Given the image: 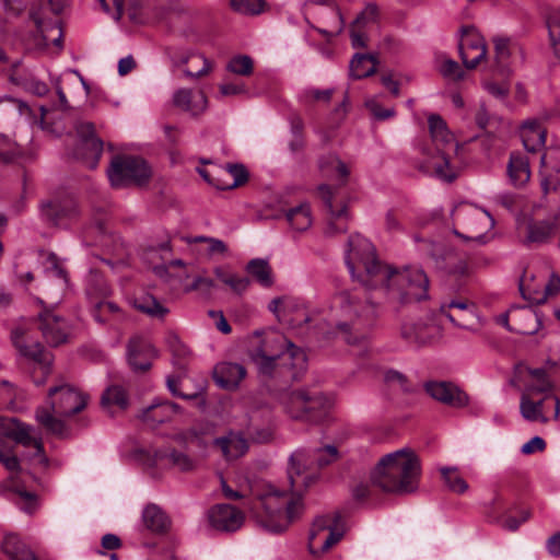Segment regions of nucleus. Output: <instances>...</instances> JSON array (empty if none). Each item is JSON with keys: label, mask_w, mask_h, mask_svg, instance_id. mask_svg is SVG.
Returning a JSON list of instances; mask_svg holds the SVG:
<instances>
[{"label": "nucleus", "mask_w": 560, "mask_h": 560, "mask_svg": "<svg viewBox=\"0 0 560 560\" xmlns=\"http://www.w3.org/2000/svg\"><path fill=\"white\" fill-rule=\"evenodd\" d=\"M180 411V406L175 402L155 400L144 408L139 417L143 422L155 425L171 421L173 417Z\"/></svg>", "instance_id": "nucleus-27"}, {"label": "nucleus", "mask_w": 560, "mask_h": 560, "mask_svg": "<svg viewBox=\"0 0 560 560\" xmlns=\"http://www.w3.org/2000/svg\"><path fill=\"white\" fill-rule=\"evenodd\" d=\"M101 402L102 406L108 410L114 407L125 410L128 406V396L121 386L113 385L104 392Z\"/></svg>", "instance_id": "nucleus-47"}, {"label": "nucleus", "mask_w": 560, "mask_h": 560, "mask_svg": "<svg viewBox=\"0 0 560 560\" xmlns=\"http://www.w3.org/2000/svg\"><path fill=\"white\" fill-rule=\"evenodd\" d=\"M143 525L151 532L161 533L167 528L168 520L165 513L155 504H148L142 512Z\"/></svg>", "instance_id": "nucleus-45"}, {"label": "nucleus", "mask_w": 560, "mask_h": 560, "mask_svg": "<svg viewBox=\"0 0 560 560\" xmlns=\"http://www.w3.org/2000/svg\"><path fill=\"white\" fill-rule=\"evenodd\" d=\"M322 173L340 180L345 186L350 174L348 166L335 154H328L319 160ZM318 195L328 211V222L324 230L325 235L335 236L348 231L349 214L346 203V194L341 187L332 188L323 184L318 186Z\"/></svg>", "instance_id": "nucleus-6"}, {"label": "nucleus", "mask_w": 560, "mask_h": 560, "mask_svg": "<svg viewBox=\"0 0 560 560\" xmlns=\"http://www.w3.org/2000/svg\"><path fill=\"white\" fill-rule=\"evenodd\" d=\"M550 47L555 58L560 62V26L548 25Z\"/></svg>", "instance_id": "nucleus-64"}, {"label": "nucleus", "mask_w": 560, "mask_h": 560, "mask_svg": "<svg viewBox=\"0 0 560 560\" xmlns=\"http://www.w3.org/2000/svg\"><path fill=\"white\" fill-rule=\"evenodd\" d=\"M104 12L112 15L115 21H119L124 13V0H98Z\"/></svg>", "instance_id": "nucleus-62"}, {"label": "nucleus", "mask_w": 560, "mask_h": 560, "mask_svg": "<svg viewBox=\"0 0 560 560\" xmlns=\"http://www.w3.org/2000/svg\"><path fill=\"white\" fill-rule=\"evenodd\" d=\"M429 131L434 149L423 145L421 152L430 159V165L434 173L447 180L452 182L456 177V173L450 165V153L457 151V143L453 133L447 128L446 121L438 114H432L428 118Z\"/></svg>", "instance_id": "nucleus-8"}, {"label": "nucleus", "mask_w": 560, "mask_h": 560, "mask_svg": "<svg viewBox=\"0 0 560 560\" xmlns=\"http://www.w3.org/2000/svg\"><path fill=\"white\" fill-rule=\"evenodd\" d=\"M213 272L215 278L234 293L241 294L245 289L244 279L241 276L233 272L229 267H217L214 268Z\"/></svg>", "instance_id": "nucleus-49"}, {"label": "nucleus", "mask_w": 560, "mask_h": 560, "mask_svg": "<svg viewBox=\"0 0 560 560\" xmlns=\"http://www.w3.org/2000/svg\"><path fill=\"white\" fill-rule=\"evenodd\" d=\"M174 104L182 109L197 115L207 107V97L202 92L192 94L189 89H180L173 96Z\"/></svg>", "instance_id": "nucleus-35"}, {"label": "nucleus", "mask_w": 560, "mask_h": 560, "mask_svg": "<svg viewBox=\"0 0 560 560\" xmlns=\"http://www.w3.org/2000/svg\"><path fill=\"white\" fill-rule=\"evenodd\" d=\"M214 444L228 460L238 458L245 452V438L241 431H231L226 435L215 439Z\"/></svg>", "instance_id": "nucleus-34"}, {"label": "nucleus", "mask_w": 560, "mask_h": 560, "mask_svg": "<svg viewBox=\"0 0 560 560\" xmlns=\"http://www.w3.org/2000/svg\"><path fill=\"white\" fill-rule=\"evenodd\" d=\"M493 45L495 66L500 71L504 72L509 68L512 55L511 39L503 36H495L493 38Z\"/></svg>", "instance_id": "nucleus-48"}, {"label": "nucleus", "mask_w": 560, "mask_h": 560, "mask_svg": "<svg viewBox=\"0 0 560 560\" xmlns=\"http://www.w3.org/2000/svg\"><path fill=\"white\" fill-rule=\"evenodd\" d=\"M332 399L328 396L316 393L308 396L307 413H305V422L322 423L328 419L332 408Z\"/></svg>", "instance_id": "nucleus-30"}, {"label": "nucleus", "mask_w": 560, "mask_h": 560, "mask_svg": "<svg viewBox=\"0 0 560 560\" xmlns=\"http://www.w3.org/2000/svg\"><path fill=\"white\" fill-rule=\"evenodd\" d=\"M285 219L291 228L298 232L308 230L313 223L311 207L308 203H300L285 212Z\"/></svg>", "instance_id": "nucleus-44"}, {"label": "nucleus", "mask_w": 560, "mask_h": 560, "mask_svg": "<svg viewBox=\"0 0 560 560\" xmlns=\"http://www.w3.org/2000/svg\"><path fill=\"white\" fill-rule=\"evenodd\" d=\"M47 406L36 409L37 422L49 433L65 436L67 427L61 418H68L82 411L86 406V397L74 387L62 384L49 389Z\"/></svg>", "instance_id": "nucleus-7"}, {"label": "nucleus", "mask_w": 560, "mask_h": 560, "mask_svg": "<svg viewBox=\"0 0 560 560\" xmlns=\"http://www.w3.org/2000/svg\"><path fill=\"white\" fill-rule=\"evenodd\" d=\"M346 264L353 279L365 288L383 290L389 303L405 305L428 298L429 279L423 270L382 264L373 244L360 234L349 237Z\"/></svg>", "instance_id": "nucleus-1"}, {"label": "nucleus", "mask_w": 560, "mask_h": 560, "mask_svg": "<svg viewBox=\"0 0 560 560\" xmlns=\"http://www.w3.org/2000/svg\"><path fill=\"white\" fill-rule=\"evenodd\" d=\"M79 214L78 203L72 198L48 200L40 203L42 218L56 226H67Z\"/></svg>", "instance_id": "nucleus-19"}, {"label": "nucleus", "mask_w": 560, "mask_h": 560, "mask_svg": "<svg viewBox=\"0 0 560 560\" xmlns=\"http://www.w3.org/2000/svg\"><path fill=\"white\" fill-rule=\"evenodd\" d=\"M341 537L342 533L331 528L328 517H318L313 523L308 534V551L318 557L328 551Z\"/></svg>", "instance_id": "nucleus-18"}, {"label": "nucleus", "mask_w": 560, "mask_h": 560, "mask_svg": "<svg viewBox=\"0 0 560 560\" xmlns=\"http://www.w3.org/2000/svg\"><path fill=\"white\" fill-rule=\"evenodd\" d=\"M440 472L450 491L463 494L468 490V483L459 475L456 467H442Z\"/></svg>", "instance_id": "nucleus-51"}, {"label": "nucleus", "mask_w": 560, "mask_h": 560, "mask_svg": "<svg viewBox=\"0 0 560 560\" xmlns=\"http://www.w3.org/2000/svg\"><path fill=\"white\" fill-rule=\"evenodd\" d=\"M558 215L547 219H524L517 229L524 245L545 244L556 235Z\"/></svg>", "instance_id": "nucleus-16"}, {"label": "nucleus", "mask_w": 560, "mask_h": 560, "mask_svg": "<svg viewBox=\"0 0 560 560\" xmlns=\"http://www.w3.org/2000/svg\"><path fill=\"white\" fill-rule=\"evenodd\" d=\"M12 342L19 353L32 363V377L37 386L46 383L51 372L52 355L31 336L28 325L22 324L12 330Z\"/></svg>", "instance_id": "nucleus-10"}, {"label": "nucleus", "mask_w": 560, "mask_h": 560, "mask_svg": "<svg viewBox=\"0 0 560 560\" xmlns=\"http://www.w3.org/2000/svg\"><path fill=\"white\" fill-rule=\"evenodd\" d=\"M535 395L522 393L520 401V412L527 421L548 422V411H552V418L558 419L560 415V400L555 395L542 396L539 400H534Z\"/></svg>", "instance_id": "nucleus-15"}, {"label": "nucleus", "mask_w": 560, "mask_h": 560, "mask_svg": "<svg viewBox=\"0 0 560 560\" xmlns=\"http://www.w3.org/2000/svg\"><path fill=\"white\" fill-rule=\"evenodd\" d=\"M421 466L419 457L409 448L383 456L371 471V481L385 493L409 494L419 486Z\"/></svg>", "instance_id": "nucleus-5"}, {"label": "nucleus", "mask_w": 560, "mask_h": 560, "mask_svg": "<svg viewBox=\"0 0 560 560\" xmlns=\"http://www.w3.org/2000/svg\"><path fill=\"white\" fill-rule=\"evenodd\" d=\"M32 19L38 33L43 36L45 45H48L50 40L57 47H61L62 32L56 23H46L37 13H32Z\"/></svg>", "instance_id": "nucleus-46"}, {"label": "nucleus", "mask_w": 560, "mask_h": 560, "mask_svg": "<svg viewBox=\"0 0 560 560\" xmlns=\"http://www.w3.org/2000/svg\"><path fill=\"white\" fill-rule=\"evenodd\" d=\"M208 521L212 528L220 532H235L244 522L242 511L231 504L220 503L208 511Z\"/></svg>", "instance_id": "nucleus-21"}, {"label": "nucleus", "mask_w": 560, "mask_h": 560, "mask_svg": "<svg viewBox=\"0 0 560 560\" xmlns=\"http://www.w3.org/2000/svg\"><path fill=\"white\" fill-rule=\"evenodd\" d=\"M298 303L300 304L299 307H296L294 311L288 312L284 322L292 328H300L312 322V314L307 310L304 302L298 299Z\"/></svg>", "instance_id": "nucleus-54"}, {"label": "nucleus", "mask_w": 560, "mask_h": 560, "mask_svg": "<svg viewBox=\"0 0 560 560\" xmlns=\"http://www.w3.org/2000/svg\"><path fill=\"white\" fill-rule=\"evenodd\" d=\"M75 130L79 140L72 155L86 167L93 170L97 166L103 153V141L95 136L92 122L79 121L75 125Z\"/></svg>", "instance_id": "nucleus-14"}, {"label": "nucleus", "mask_w": 560, "mask_h": 560, "mask_svg": "<svg viewBox=\"0 0 560 560\" xmlns=\"http://www.w3.org/2000/svg\"><path fill=\"white\" fill-rule=\"evenodd\" d=\"M377 58L371 54H355L350 61V75L362 79L376 72Z\"/></svg>", "instance_id": "nucleus-43"}, {"label": "nucleus", "mask_w": 560, "mask_h": 560, "mask_svg": "<svg viewBox=\"0 0 560 560\" xmlns=\"http://www.w3.org/2000/svg\"><path fill=\"white\" fill-rule=\"evenodd\" d=\"M541 187L545 194L560 191V148H550L541 156Z\"/></svg>", "instance_id": "nucleus-26"}, {"label": "nucleus", "mask_w": 560, "mask_h": 560, "mask_svg": "<svg viewBox=\"0 0 560 560\" xmlns=\"http://www.w3.org/2000/svg\"><path fill=\"white\" fill-rule=\"evenodd\" d=\"M521 138L528 152H536L545 145L546 130L538 120H527L522 125Z\"/></svg>", "instance_id": "nucleus-33"}, {"label": "nucleus", "mask_w": 560, "mask_h": 560, "mask_svg": "<svg viewBox=\"0 0 560 560\" xmlns=\"http://www.w3.org/2000/svg\"><path fill=\"white\" fill-rule=\"evenodd\" d=\"M152 465L156 467L173 466L180 471H189L194 469L195 462L185 453L159 450L154 452Z\"/></svg>", "instance_id": "nucleus-31"}, {"label": "nucleus", "mask_w": 560, "mask_h": 560, "mask_svg": "<svg viewBox=\"0 0 560 560\" xmlns=\"http://www.w3.org/2000/svg\"><path fill=\"white\" fill-rule=\"evenodd\" d=\"M336 328L351 346H365L370 330L380 315V305L365 289L354 288L336 293L331 301Z\"/></svg>", "instance_id": "nucleus-4"}, {"label": "nucleus", "mask_w": 560, "mask_h": 560, "mask_svg": "<svg viewBox=\"0 0 560 560\" xmlns=\"http://www.w3.org/2000/svg\"><path fill=\"white\" fill-rule=\"evenodd\" d=\"M39 328L48 345L57 347L67 341L69 325L60 316L51 311H44L39 314Z\"/></svg>", "instance_id": "nucleus-25"}, {"label": "nucleus", "mask_w": 560, "mask_h": 560, "mask_svg": "<svg viewBox=\"0 0 560 560\" xmlns=\"http://www.w3.org/2000/svg\"><path fill=\"white\" fill-rule=\"evenodd\" d=\"M529 381L526 383L523 393L529 395H553V384L547 376V372L544 369H528Z\"/></svg>", "instance_id": "nucleus-41"}, {"label": "nucleus", "mask_w": 560, "mask_h": 560, "mask_svg": "<svg viewBox=\"0 0 560 560\" xmlns=\"http://www.w3.org/2000/svg\"><path fill=\"white\" fill-rule=\"evenodd\" d=\"M508 173L511 183L521 187L530 178L529 162L527 156L521 153H512L508 164Z\"/></svg>", "instance_id": "nucleus-39"}, {"label": "nucleus", "mask_w": 560, "mask_h": 560, "mask_svg": "<svg viewBox=\"0 0 560 560\" xmlns=\"http://www.w3.org/2000/svg\"><path fill=\"white\" fill-rule=\"evenodd\" d=\"M182 385L180 377L177 376H167L166 378V386L167 389L171 392L173 396L186 399V400H200V406H205L206 401L205 398L201 397L203 387H198L192 393H184L179 389V386Z\"/></svg>", "instance_id": "nucleus-52"}, {"label": "nucleus", "mask_w": 560, "mask_h": 560, "mask_svg": "<svg viewBox=\"0 0 560 560\" xmlns=\"http://www.w3.org/2000/svg\"><path fill=\"white\" fill-rule=\"evenodd\" d=\"M401 337L409 343L424 346L440 337V328L427 323H405L401 326Z\"/></svg>", "instance_id": "nucleus-28"}, {"label": "nucleus", "mask_w": 560, "mask_h": 560, "mask_svg": "<svg viewBox=\"0 0 560 560\" xmlns=\"http://www.w3.org/2000/svg\"><path fill=\"white\" fill-rule=\"evenodd\" d=\"M427 393L435 400L455 408L468 405V395L452 383L431 381L425 383Z\"/></svg>", "instance_id": "nucleus-23"}, {"label": "nucleus", "mask_w": 560, "mask_h": 560, "mask_svg": "<svg viewBox=\"0 0 560 560\" xmlns=\"http://www.w3.org/2000/svg\"><path fill=\"white\" fill-rule=\"evenodd\" d=\"M133 306L151 318L163 320L170 310L151 294H143L133 300Z\"/></svg>", "instance_id": "nucleus-42"}, {"label": "nucleus", "mask_w": 560, "mask_h": 560, "mask_svg": "<svg viewBox=\"0 0 560 560\" xmlns=\"http://www.w3.org/2000/svg\"><path fill=\"white\" fill-rule=\"evenodd\" d=\"M440 71L445 78L460 80L464 77L459 65L452 59H445L441 65Z\"/></svg>", "instance_id": "nucleus-63"}, {"label": "nucleus", "mask_w": 560, "mask_h": 560, "mask_svg": "<svg viewBox=\"0 0 560 560\" xmlns=\"http://www.w3.org/2000/svg\"><path fill=\"white\" fill-rule=\"evenodd\" d=\"M200 176L218 189H232L245 183V166L228 164L224 168L215 170V175L207 170H199Z\"/></svg>", "instance_id": "nucleus-20"}, {"label": "nucleus", "mask_w": 560, "mask_h": 560, "mask_svg": "<svg viewBox=\"0 0 560 560\" xmlns=\"http://www.w3.org/2000/svg\"><path fill=\"white\" fill-rule=\"evenodd\" d=\"M453 233L465 242L486 243V233L494 226L490 213L470 203H460L452 212Z\"/></svg>", "instance_id": "nucleus-9"}, {"label": "nucleus", "mask_w": 560, "mask_h": 560, "mask_svg": "<svg viewBox=\"0 0 560 560\" xmlns=\"http://www.w3.org/2000/svg\"><path fill=\"white\" fill-rule=\"evenodd\" d=\"M186 242L191 243H205L206 244V254L209 257L214 256H225L228 253V247L225 243L219 238L208 237V236H196V237H187Z\"/></svg>", "instance_id": "nucleus-53"}, {"label": "nucleus", "mask_w": 560, "mask_h": 560, "mask_svg": "<svg viewBox=\"0 0 560 560\" xmlns=\"http://www.w3.org/2000/svg\"><path fill=\"white\" fill-rule=\"evenodd\" d=\"M244 375L245 369L238 363L222 362L213 371L215 383L225 389L236 388Z\"/></svg>", "instance_id": "nucleus-29"}, {"label": "nucleus", "mask_w": 560, "mask_h": 560, "mask_svg": "<svg viewBox=\"0 0 560 560\" xmlns=\"http://www.w3.org/2000/svg\"><path fill=\"white\" fill-rule=\"evenodd\" d=\"M0 463L11 472L16 474L20 469L19 458L2 435H0Z\"/></svg>", "instance_id": "nucleus-57"}, {"label": "nucleus", "mask_w": 560, "mask_h": 560, "mask_svg": "<svg viewBox=\"0 0 560 560\" xmlns=\"http://www.w3.org/2000/svg\"><path fill=\"white\" fill-rule=\"evenodd\" d=\"M3 432L0 435L12 439L18 444L24 447L32 448V454L27 455L30 460L37 463L42 466H46L48 459L44 452L43 442L40 439H36L32 435L33 428L25 423L18 421L16 419H7L2 422Z\"/></svg>", "instance_id": "nucleus-13"}, {"label": "nucleus", "mask_w": 560, "mask_h": 560, "mask_svg": "<svg viewBox=\"0 0 560 560\" xmlns=\"http://www.w3.org/2000/svg\"><path fill=\"white\" fill-rule=\"evenodd\" d=\"M107 175L112 186L118 188L129 184L141 185L149 179L151 172L140 158L117 155L112 160Z\"/></svg>", "instance_id": "nucleus-12"}, {"label": "nucleus", "mask_w": 560, "mask_h": 560, "mask_svg": "<svg viewBox=\"0 0 560 560\" xmlns=\"http://www.w3.org/2000/svg\"><path fill=\"white\" fill-rule=\"evenodd\" d=\"M308 396L310 395L303 390H294L283 395L282 405L290 418L305 421Z\"/></svg>", "instance_id": "nucleus-36"}, {"label": "nucleus", "mask_w": 560, "mask_h": 560, "mask_svg": "<svg viewBox=\"0 0 560 560\" xmlns=\"http://www.w3.org/2000/svg\"><path fill=\"white\" fill-rule=\"evenodd\" d=\"M128 18L136 24L147 23L149 20V12L143 1L135 0L129 3L127 8Z\"/></svg>", "instance_id": "nucleus-58"}, {"label": "nucleus", "mask_w": 560, "mask_h": 560, "mask_svg": "<svg viewBox=\"0 0 560 560\" xmlns=\"http://www.w3.org/2000/svg\"><path fill=\"white\" fill-rule=\"evenodd\" d=\"M338 458V448L330 444L316 448L312 455V460L320 468L337 462Z\"/></svg>", "instance_id": "nucleus-56"}, {"label": "nucleus", "mask_w": 560, "mask_h": 560, "mask_svg": "<svg viewBox=\"0 0 560 560\" xmlns=\"http://www.w3.org/2000/svg\"><path fill=\"white\" fill-rule=\"evenodd\" d=\"M441 313L456 327L471 329V324L477 317L476 306L466 299H455L441 304Z\"/></svg>", "instance_id": "nucleus-22"}, {"label": "nucleus", "mask_w": 560, "mask_h": 560, "mask_svg": "<svg viewBox=\"0 0 560 560\" xmlns=\"http://www.w3.org/2000/svg\"><path fill=\"white\" fill-rule=\"evenodd\" d=\"M272 438V430L270 427L265 425L262 428L253 427L250 423V428H247V444L255 443L261 444L270 441Z\"/></svg>", "instance_id": "nucleus-59"}, {"label": "nucleus", "mask_w": 560, "mask_h": 560, "mask_svg": "<svg viewBox=\"0 0 560 560\" xmlns=\"http://www.w3.org/2000/svg\"><path fill=\"white\" fill-rule=\"evenodd\" d=\"M458 48L462 61L467 69H475L487 56L485 38L474 26L462 28Z\"/></svg>", "instance_id": "nucleus-17"}, {"label": "nucleus", "mask_w": 560, "mask_h": 560, "mask_svg": "<svg viewBox=\"0 0 560 560\" xmlns=\"http://www.w3.org/2000/svg\"><path fill=\"white\" fill-rule=\"evenodd\" d=\"M247 346L250 359L262 377L287 374L295 380L306 370L305 352L279 330H257L247 339Z\"/></svg>", "instance_id": "nucleus-3"}, {"label": "nucleus", "mask_w": 560, "mask_h": 560, "mask_svg": "<svg viewBox=\"0 0 560 560\" xmlns=\"http://www.w3.org/2000/svg\"><path fill=\"white\" fill-rule=\"evenodd\" d=\"M380 20V9L376 3H366L363 10L351 22L355 27L365 30L369 25L377 23Z\"/></svg>", "instance_id": "nucleus-55"}, {"label": "nucleus", "mask_w": 560, "mask_h": 560, "mask_svg": "<svg viewBox=\"0 0 560 560\" xmlns=\"http://www.w3.org/2000/svg\"><path fill=\"white\" fill-rule=\"evenodd\" d=\"M14 491L19 494L21 501L19 502L20 508L27 514H32L37 509V497L33 492L15 487Z\"/></svg>", "instance_id": "nucleus-60"}, {"label": "nucleus", "mask_w": 560, "mask_h": 560, "mask_svg": "<svg viewBox=\"0 0 560 560\" xmlns=\"http://www.w3.org/2000/svg\"><path fill=\"white\" fill-rule=\"evenodd\" d=\"M170 57L175 67H183L187 65L191 58H199L202 61V68L197 72H192L188 69L184 70V74L187 78H201L208 74L212 69L211 61L195 50L174 49L170 52Z\"/></svg>", "instance_id": "nucleus-32"}, {"label": "nucleus", "mask_w": 560, "mask_h": 560, "mask_svg": "<svg viewBox=\"0 0 560 560\" xmlns=\"http://www.w3.org/2000/svg\"><path fill=\"white\" fill-rule=\"evenodd\" d=\"M31 107L13 97L0 98V162L10 163L20 154V145L2 130L13 128L23 116H31Z\"/></svg>", "instance_id": "nucleus-11"}, {"label": "nucleus", "mask_w": 560, "mask_h": 560, "mask_svg": "<svg viewBox=\"0 0 560 560\" xmlns=\"http://www.w3.org/2000/svg\"><path fill=\"white\" fill-rule=\"evenodd\" d=\"M312 4L327 5L334 16V21L330 23V28H318V33L326 36L328 39L342 33L345 28V18L339 5L334 0H306L303 3V8H307Z\"/></svg>", "instance_id": "nucleus-37"}, {"label": "nucleus", "mask_w": 560, "mask_h": 560, "mask_svg": "<svg viewBox=\"0 0 560 560\" xmlns=\"http://www.w3.org/2000/svg\"><path fill=\"white\" fill-rule=\"evenodd\" d=\"M298 299L292 296H279L272 299L268 304V311L272 313L279 322H285L287 313L299 307Z\"/></svg>", "instance_id": "nucleus-50"}, {"label": "nucleus", "mask_w": 560, "mask_h": 560, "mask_svg": "<svg viewBox=\"0 0 560 560\" xmlns=\"http://www.w3.org/2000/svg\"><path fill=\"white\" fill-rule=\"evenodd\" d=\"M1 549L11 560H37L30 546L15 534L4 536Z\"/></svg>", "instance_id": "nucleus-38"}, {"label": "nucleus", "mask_w": 560, "mask_h": 560, "mask_svg": "<svg viewBox=\"0 0 560 560\" xmlns=\"http://www.w3.org/2000/svg\"><path fill=\"white\" fill-rule=\"evenodd\" d=\"M156 357V350L149 339L142 336L130 338L127 346V358L135 371H147L151 366V360Z\"/></svg>", "instance_id": "nucleus-24"}, {"label": "nucleus", "mask_w": 560, "mask_h": 560, "mask_svg": "<svg viewBox=\"0 0 560 560\" xmlns=\"http://www.w3.org/2000/svg\"><path fill=\"white\" fill-rule=\"evenodd\" d=\"M247 276L262 288H271L275 283L273 271L268 259L255 258L247 261Z\"/></svg>", "instance_id": "nucleus-40"}, {"label": "nucleus", "mask_w": 560, "mask_h": 560, "mask_svg": "<svg viewBox=\"0 0 560 560\" xmlns=\"http://www.w3.org/2000/svg\"><path fill=\"white\" fill-rule=\"evenodd\" d=\"M46 260L48 265L47 272L59 280L61 288L66 287L67 273L66 270L59 265L58 257L54 253H49Z\"/></svg>", "instance_id": "nucleus-61"}, {"label": "nucleus", "mask_w": 560, "mask_h": 560, "mask_svg": "<svg viewBox=\"0 0 560 560\" xmlns=\"http://www.w3.org/2000/svg\"><path fill=\"white\" fill-rule=\"evenodd\" d=\"M310 454L296 450L289 458L288 478L292 494L277 490L260 478L247 485V517L272 533H282L303 512L301 491L310 487L315 477L306 471Z\"/></svg>", "instance_id": "nucleus-2"}]
</instances>
